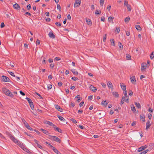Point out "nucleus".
Segmentation results:
<instances>
[{
    "label": "nucleus",
    "instance_id": "2",
    "mask_svg": "<svg viewBox=\"0 0 154 154\" xmlns=\"http://www.w3.org/2000/svg\"><path fill=\"white\" fill-rule=\"evenodd\" d=\"M50 148H51L54 152L57 154H61V153L54 146L51 145H50Z\"/></svg>",
    "mask_w": 154,
    "mask_h": 154
},
{
    "label": "nucleus",
    "instance_id": "19",
    "mask_svg": "<svg viewBox=\"0 0 154 154\" xmlns=\"http://www.w3.org/2000/svg\"><path fill=\"white\" fill-rule=\"evenodd\" d=\"M75 70V69H72L71 70V71L74 75H77L79 74L78 72Z\"/></svg>",
    "mask_w": 154,
    "mask_h": 154
},
{
    "label": "nucleus",
    "instance_id": "45",
    "mask_svg": "<svg viewBox=\"0 0 154 154\" xmlns=\"http://www.w3.org/2000/svg\"><path fill=\"white\" fill-rule=\"evenodd\" d=\"M120 29V28L119 27H117L116 28V31L118 33H119Z\"/></svg>",
    "mask_w": 154,
    "mask_h": 154
},
{
    "label": "nucleus",
    "instance_id": "4",
    "mask_svg": "<svg viewBox=\"0 0 154 154\" xmlns=\"http://www.w3.org/2000/svg\"><path fill=\"white\" fill-rule=\"evenodd\" d=\"M148 66L147 64L146 63H142L141 64V70L142 71L145 69Z\"/></svg>",
    "mask_w": 154,
    "mask_h": 154
},
{
    "label": "nucleus",
    "instance_id": "17",
    "mask_svg": "<svg viewBox=\"0 0 154 154\" xmlns=\"http://www.w3.org/2000/svg\"><path fill=\"white\" fill-rule=\"evenodd\" d=\"M151 125V124L150 123V121L149 120L146 123V130H147L149 128Z\"/></svg>",
    "mask_w": 154,
    "mask_h": 154
},
{
    "label": "nucleus",
    "instance_id": "12",
    "mask_svg": "<svg viewBox=\"0 0 154 154\" xmlns=\"http://www.w3.org/2000/svg\"><path fill=\"white\" fill-rule=\"evenodd\" d=\"M55 107L56 109H57V110L60 112H62L63 111L62 109L60 107V106L57 105H55Z\"/></svg>",
    "mask_w": 154,
    "mask_h": 154
},
{
    "label": "nucleus",
    "instance_id": "3",
    "mask_svg": "<svg viewBox=\"0 0 154 154\" xmlns=\"http://www.w3.org/2000/svg\"><path fill=\"white\" fill-rule=\"evenodd\" d=\"M10 138L15 143H18L20 141H18L17 139H16V138L14 137L11 134H10L9 136Z\"/></svg>",
    "mask_w": 154,
    "mask_h": 154
},
{
    "label": "nucleus",
    "instance_id": "41",
    "mask_svg": "<svg viewBox=\"0 0 154 154\" xmlns=\"http://www.w3.org/2000/svg\"><path fill=\"white\" fill-rule=\"evenodd\" d=\"M43 132L44 133L47 135H48L49 134V132L48 131L45 129L43 131Z\"/></svg>",
    "mask_w": 154,
    "mask_h": 154
},
{
    "label": "nucleus",
    "instance_id": "49",
    "mask_svg": "<svg viewBox=\"0 0 154 154\" xmlns=\"http://www.w3.org/2000/svg\"><path fill=\"white\" fill-rule=\"evenodd\" d=\"M8 73L11 75L15 77V75L13 72H11L8 71Z\"/></svg>",
    "mask_w": 154,
    "mask_h": 154
},
{
    "label": "nucleus",
    "instance_id": "40",
    "mask_svg": "<svg viewBox=\"0 0 154 154\" xmlns=\"http://www.w3.org/2000/svg\"><path fill=\"white\" fill-rule=\"evenodd\" d=\"M104 0H100V4L101 6L103 5L104 4Z\"/></svg>",
    "mask_w": 154,
    "mask_h": 154
},
{
    "label": "nucleus",
    "instance_id": "26",
    "mask_svg": "<svg viewBox=\"0 0 154 154\" xmlns=\"http://www.w3.org/2000/svg\"><path fill=\"white\" fill-rule=\"evenodd\" d=\"M141 119H142V121L144 122L145 121V116L144 115L142 114L140 116Z\"/></svg>",
    "mask_w": 154,
    "mask_h": 154
},
{
    "label": "nucleus",
    "instance_id": "21",
    "mask_svg": "<svg viewBox=\"0 0 154 154\" xmlns=\"http://www.w3.org/2000/svg\"><path fill=\"white\" fill-rule=\"evenodd\" d=\"M108 102H107L106 100L103 101L101 103V104L102 105H104L105 106H107V105Z\"/></svg>",
    "mask_w": 154,
    "mask_h": 154
},
{
    "label": "nucleus",
    "instance_id": "35",
    "mask_svg": "<svg viewBox=\"0 0 154 154\" xmlns=\"http://www.w3.org/2000/svg\"><path fill=\"white\" fill-rule=\"evenodd\" d=\"M101 13V11L99 10H97L95 12V14H100Z\"/></svg>",
    "mask_w": 154,
    "mask_h": 154
},
{
    "label": "nucleus",
    "instance_id": "50",
    "mask_svg": "<svg viewBox=\"0 0 154 154\" xmlns=\"http://www.w3.org/2000/svg\"><path fill=\"white\" fill-rule=\"evenodd\" d=\"M78 127L80 128L81 129H83L85 128L82 125H78Z\"/></svg>",
    "mask_w": 154,
    "mask_h": 154
},
{
    "label": "nucleus",
    "instance_id": "34",
    "mask_svg": "<svg viewBox=\"0 0 154 154\" xmlns=\"http://www.w3.org/2000/svg\"><path fill=\"white\" fill-rule=\"evenodd\" d=\"M130 20V18L129 17H126L125 19V22H128Z\"/></svg>",
    "mask_w": 154,
    "mask_h": 154
},
{
    "label": "nucleus",
    "instance_id": "33",
    "mask_svg": "<svg viewBox=\"0 0 154 154\" xmlns=\"http://www.w3.org/2000/svg\"><path fill=\"white\" fill-rule=\"evenodd\" d=\"M29 104L30 105V106L31 109L32 110H34V106L33 105V103L32 102L31 103H30V104Z\"/></svg>",
    "mask_w": 154,
    "mask_h": 154
},
{
    "label": "nucleus",
    "instance_id": "55",
    "mask_svg": "<svg viewBox=\"0 0 154 154\" xmlns=\"http://www.w3.org/2000/svg\"><path fill=\"white\" fill-rule=\"evenodd\" d=\"M35 93L36 94L38 95L39 97L41 98H43V97L40 94H39L37 92H35Z\"/></svg>",
    "mask_w": 154,
    "mask_h": 154
},
{
    "label": "nucleus",
    "instance_id": "18",
    "mask_svg": "<svg viewBox=\"0 0 154 154\" xmlns=\"http://www.w3.org/2000/svg\"><path fill=\"white\" fill-rule=\"evenodd\" d=\"M121 86L122 90L124 91H125L126 90V85L123 83L121 84Z\"/></svg>",
    "mask_w": 154,
    "mask_h": 154
},
{
    "label": "nucleus",
    "instance_id": "29",
    "mask_svg": "<svg viewBox=\"0 0 154 154\" xmlns=\"http://www.w3.org/2000/svg\"><path fill=\"white\" fill-rule=\"evenodd\" d=\"M131 110L133 112H136V109L134 105H133L132 106H131Z\"/></svg>",
    "mask_w": 154,
    "mask_h": 154
},
{
    "label": "nucleus",
    "instance_id": "5",
    "mask_svg": "<svg viewBox=\"0 0 154 154\" xmlns=\"http://www.w3.org/2000/svg\"><path fill=\"white\" fill-rule=\"evenodd\" d=\"M81 2V0H75L74 4V7H78L80 5Z\"/></svg>",
    "mask_w": 154,
    "mask_h": 154
},
{
    "label": "nucleus",
    "instance_id": "27",
    "mask_svg": "<svg viewBox=\"0 0 154 154\" xmlns=\"http://www.w3.org/2000/svg\"><path fill=\"white\" fill-rule=\"evenodd\" d=\"M47 62V59L45 57H44L43 58L42 63L43 64H45Z\"/></svg>",
    "mask_w": 154,
    "mask_h": 154
},
{
    "label": "nucleus",
    "instance_id": "53",
    "mask_svg": "<svg viewBox=\"0 0 154 154\" xmlns=\"http://www.w3.org/2000/svg\"><path fill=\"white\" fill-rule=\"evenodd\" d=\"M71 120L72 122L74 123L75 124L77 123V122L74 119L72 118L71 119Z\"/></svg>",
    "mask_w": 154,
    "mask_h": 154
},
{
    "label": "nucleus",
    "instance_id": "52",
    "mask_svg": "<svg viewBox=\"0 0 154 154\" xmlns=\"http://www.w3.org/2000/svg\"><path fill=\"white\" fill-rule=\"evenodd\" d=\"M106 34H105L104 35V37H103V41L104 42H106Z\"/></svg>",
    "mask_w": 154,
    "mask_h": 154
},
{
    "label": "nucleus",
    "instance_id": "1",
    "mask_svg": "<svg viewBox=\"0 0 154 154\" xmlns=\"http://www.w3.org/2000/svg\"><path fill=\"white\" fill-rule=\"evenodd\" d=\"M49 139L52 140L57 142L59 143H60L61 141L58 137L57 136L49 135Z\"/></svg>",
    "mask_w": 154,
    "mask_h": 154
},
{
    "label": "nucleus",
    "instance_id": "14",
    "mask_svg": "<svg viewBox=\"0 0 154 154\" xmlns=\"http://www.w3.org/2000/svg\"><path fill=\"white\" fill-rule=\"evenodd\" d=\"M48 35L50 38H54L55 37V35L53 34L52 32H50L48 33Z\"/></svg>",
    "mask_w": 154,
    "mask_h": 154
},
{
    "label": "nucleus",
    "instance_id": "57",
    "mask_svg": "<svg viewBox=\"0 0 154 154\" xmlns=\"http://www.w3.org/2000/svg\"><path fill=\"white\" fill-rule=\"evenodd\" d=\"M60 60V58L59 57H56L54 59V60L58 61Z\"/></svg>",
    "mask_w": 154,
    "mask_h": 154
},
{
    "label": "nucleus",
    "instance_id": "31",
    "mask_svg": "<svg viewBox=\"0 0 154 154\" xmlns=\"http://www.w3.org/2000/svg\"><path fill=\"white\" fill-rule=\"evenodd\" d=\"M126 58H127V59L128 60H131V56L129 54H126Z\"/></svg>",
    "mask_w": 154,
    "mask_h": 154
},
{
    "label": "nucleus",
    "instance_id": "54",
    "mask_svg": "<svg viewBox=\"0 0 154 154\" xmlns=\"http://www.w3.org/2000/svg\"><path fill=\"white\" fill-rule=\"evenodd\" d=\"M27 8L28 10H29L31 8V5L30 4H29L27 6Z\"/></svg>",
    "mask_w": 154,
    "mask_h": 154
},
{
    "label": "nucleus",
    "instance_id": "63",
    "mask_svg": "<svg viewBox=\"0 0 154 154\" xmlns=\"http://www.w3.org/2000/svg\"><path fill=\"white\" fill-rule=\"evenodd\" d=\"M124 91L125 92H124V94L125 96L126 97H128V96L127 95V92L126 90H125V91Z\"/></svg>",
    "mask_w": 154,
    "mask_h": 154
},
{
    "label": "nucleus",
    "instance_id": "56",
    "mask_svg": "<svg viewBox=\"0 0 154 154\" xmlns=\"http://www.w3.org/2000/svg\"><path fill=\"white\" fill-rule=\"evenodd\" d=\"M71 79L74 81H76L78 80V78L76 77H72L71 78Z\"/></svg>",
    "mask_w": 154,
    "mask_h": 154
},
{
    "label": "nucleus",
    "instance_id": "20",
    "mask_svg": "<svg viewBox=\"0 0 154 154\" xmlns=\"http://www.w3.org/2000/svg\"><path fill=\"white\" fill-rule=\"evenodd\" d=\"M17 144L18 145L20 146L22 149L25 147V146L22 144L20 141H19Z\"/></svg>",
    "mask_w": 154,
    "mask_h": 154
},
{
    "label": "nucleus",
    "instance_id": "59",
    "mask_svg": "<svg viewBox=\"0 0 154 154\" xmlns=\"http://www.w3.org/2000/svg\"><path fill=\"white\" fill-rule=\"evenodd\" d=\"M40 43V41L38 39H37L36 45H39Z\"/></svg>",
    "mask_w": 154,
    "mask_h": 154
},
{
    "label": "nucleus",
    "instance_id": "43",
    "mask_svg": "<svg viewBox=\"0 0 154 154\" xmlns=\"http://www.w3.org/2000/svg\"><path fill=\"white\" fill-rule=\"evenodd\" d=\"M22 121L23 122V123L24 124V125L25 126H26L27 124H28L25 120H24V119H22Z\"/></svg>",
    "mask_w": 154,
    "mask_h": 154
},
{
    "label": "nucleus",
    "instance_id": "13",
    "mask_svg": "<svg viewBox=\"0 0 154 154\" xmlns=\"http://www.w3.org/2000/svg\"><path fill=\"white\" fill-rule=\"evenodd\" d=\"M14 8L17 10H20V5L17 3H15L13 5Z\"/></svg>",
    "mask_w": 154,
    "mask_h": 154
},
{
    "label": "nucleus",
    "instance_id": "48",
    "mask_svg": "<svg viewBox=\"0 0 154 154\" xmlns=\"http://www.w3.org/2000/svg\"><path fill=\"white\" fill-rule=\"evenodd\" d=\"M57 8L60 11H61V8L60 6V5L58 4L57 5Z\"/></svg>",
    "mask_w": 154,
    "mask_h": 154
},
{
    "label": "nucleus",
    "instance_id": "51",
    "mask_svg": "<svg viewBox=\"0 0 154 154\" xmlns=\"http://www.w3.org/2000/svg\"><path fill=\"white\" fill-rule=\"evenodd\" d=\"M129 5L128 4V1L126 0H125L124 2V5L126 6L128 5Z\"/></svg>",
    "mask_w": 154,
    "mask_h": 154
},
{
    "label": "nucleus",
    "instance_id": "28",
    "mask_svg": "<svg viewBox=\"0 0 154 154\" xmlns=\"http://www.w3.org/2000/svg\"><path fill=\"white\" fill-rule=\"evenodd\" d=\"M135 105L136 107L138 109L140 108L141 107L139 103L135 102Z\"/></svg>",
    "mask_w": 154,
    "mask_h": 154
},
{
    "label": "nucleus",
    "instance_id": "47",
    "mask_svg": "<svg viewBox=\"0 0 154 154\" xmlns=\"http://www.w3.org/2000/svg\"><path fill=\"white\" fill-rule=\"evenodd\" d=\"M119 46L120 48H123V45L120 42H119Z\"/></svg>",
    "mask_w": 154,
    "mask_h": 154
},
{
    "label": "nucleus",
    "instance_id": "9",
    "mask_svg": "<svg viewBox=\"0 0 154 154\" xmlns=\"http://www.w3.org/2000/svg\"><path fill=\"white\" fill-rule=\"evenodd\" d=\"M54 130L55 131H57L60 133H63L62 130L59 128L55 126L54 127Z\"/></svg>",
    "mask_w": 154,
    "mask_h": 154
},
{
    "label": "nucleus",
    "instance_id": "39",
    "mask_svg": "<svg viewBox=\"0 0 154 154\" xmlns=\"http://www.w3.org/2000/svg\"><path fill=\"white\" fill-rule=\"evenodd\" d=\"M150 57L151 59H153L154 57V54L153 52H152L150 55Z\"/></svg>",
    "mask_w": 154,
    "mask_h": 154
},
{
    "label": "nucleus",
    "instance_id": "61",
    "mask_svg": "<svg viewBox=\"0 0 154 154\" xmlns=\"http://www.w3.org/2000/svg\"><path fill=\"white\" fill-rule=\"evenodd\" d=\"M62 82H58V85L59 87H61L62 86Z\"/></svg>",
    "mask_w": 154,
    "mask_h": 154
},
{
    "label": "nucleus",
    "instance_id": "23",
    "mask_svg": "<svg viewBox=\"0 0 154 154\" xmlns=\"http://www.w3.org/2000/svg\"><path fill=\"white\" fill-rule=\"evenodd\" d=\"M135 28L136 29L138 30L141 31L142 30V28L139 25H136Z\"/></svg>",
    "mask_w": 154,
    "mask_h": 154
},
{
    "label": "nucleus",
    "instance_id": "62",
    "mask_svg": "<svg viewBox=\"0 0 154 154\" xmlns=\"http://www.w3.org/2000/svg\"><path fill=\"white\" fill-rule=\"evenodd\" d=\"M5 26V25L4 23H1V25H0V27L1 28H3Z\"/></svg>",
    "mask_w": 154,
    "mask_h": 154
},
{
    "label": "nucleus",
    "instance_id": "60",
    "mask_svg": "<svg viewBox=\"0 0 154 154\" xmlns=\"http://www.w3.org/2000/svg\"><path fill=\"white\" fill-rule=\"evenodd\" d=\"M127 99H125V102L127 103H129V97H127Z\"/></svg>",
    "mask_w": 154,
    "mask_h": 154
},
{
    "label": "nucleus",
    "instance_id": "36",
    "mask_svg": "<svg viewBox=\"0 0 154 154\" xmlns=\"http://www.w3.org/2000/svg\"><path fill=\"white\" fill-rule=\"evenodd\" d=\"M26 99L27 100L29 104H30V103H31L32 102V100L28 97H26Z\"/></svg>",
    "mask_w": 154,
    "mask_h": 154
},
{
    "label": "nucleus",
    "instance_id": "37",
    "mask_svg": "<svg viewBox=\"0 0 154 154\" xmlns=\"http://www.w3.org/2000/svg\"><path fill=\"white\" fill-rule=\"evenodd\" d=\"M111 43L112 45L115 46V40L114 39H112V40H111Z\"/></svg>",
    "mask_w": 154,
    "mask_h": 154
},
{
    "label": "nucleus",
    "instance_id": "32",
    "mask_svg": "<svg viewBox=\"0 0 154 154\" xmlns=\"http://www.w3.org/2000/svg\"><path fill=\"white\" fill-rule=\"evenodd\" d=\"M8 96L10 97H14V95L12 94V92L10 91V92L8 93Z\"/></svg>",
    "mask_w": 154,
    "mask_h": 154
},
{
    "label": "nucleus",
    "instance_id": "11",
    "mask_svg": "<svg viewBox=\"0 0 154 154\" xmlns=\"http://www.w3.org/2000/svg\"><path fill=\"white\" fill-rule=\"evenodd\" d=\"M130 79L131 80V82L133 84H136V81L134 76L130 77Z\"/></svg>",
    "mask_w": 154,
    "mask_h": 154
},
{
    "label": "nucleus",
    "instance_id": "10",
    "mask_svg": "<svg viewBox=\"0 0 154 154\" xmlns=\"http://www.w3.org/2000/svg\"><path fill=\"white\" fill-rule=\"evenodd\" d=\"M89 88L90 90L94 92H95L97 90L96 88L94 87L92 85L90 86Z\"/></svg>",
    "mask_w": 154,
    "mask_h": 154
},
{
    "label": "nucleus",
    "instance_id": "44",
    "mask_svg": "<svg viewBox=\"0 0 154 154\" xmlns=\"http://www.w3.org/2000/svg\"><path fill=\"white\" fill-rule=\"evenodd\" d=\"M128 94L130 96H132L133 94L132 91L131 90H129V91Z\"/></svg>",
    "mask_w": 154,
    "mask_h": 154
},
{
    "label": "nucleus",
    "instance_id": "30",
    "mask_svg": "<svg viewBox=\"0 0 154 154\" xmlns=\"http://www.w3.org/2000/svg\"><path fill=\"white\" fill-rule=\"evenodd\" d=\"M144 148L143 147V146H142L141 147H139L137 150V151L138 152H140L144 150Z\"/></svg>",
    "mask_w": 154,
    "mask_h": 154
},
{
    "label": "nucleus",
    "instance_id": "22",
    "mask_svg": "<svg viewBox=\"0 0 154 154\" xmlns=\"http://www.w3.org/2000/svg\"><path fill=\"white\" fill-rule=\"evenodd\" d=\"M57 116L58 118L61 121H63V122H64V121H65V119L62 116H59V115H58Z\"/></svg>",
    "mask_w": 154,
    "mask_h": 154
},
{
    "label": "nucleus",
    "instance_id": "42",
    "mask_svg": "<svg viewBox=\"0 0 154 154\" xmlns=\"http://www.w3.org/2000/svg\"><path fill=\"white\" fill-rule=\"evenodd\" d=\"M23 149L28 153H30V152L29 151V150L26 149L25 147L24 149Z\"/></svg>",
    "mask_w": 154,
    "mask_h": 154
},
{
    "label": "nucleus",
    "instance_id": "15",
    "mask_svg": "<svg viewBox=\"0 0 154 154\" xmlns=\"http://www.w3.org/2000/svg\"><path fill=\"white\" fill-rule=\"evenodd\" d=\"M86 23L88 25L90 26L92 25V23L91 20L89 19L88 18H86Z\"/></svg>",
    "mask_w": 154,
    "mask_h": 154
},
{
    "label": "nucleus",
    "instance_id": "16",
    "mask_svg": "<svg viewBox=\"0 0 154 154\" xmlns=\"http://www.w3.org/2000/svg\"><path fill=\"white\" fill-rule=\"evenodd\" d=\"M45 124H46L52 126L53 127H54L55 125L54 124H53L52 122H51L49 121H46L45 122Z\"/></svg>",
    "mask_w": 154,
    "mask_h": 154
},
{
    "label": "nucleus",
    "instance_id": "64",
    "mask_svg": "<svg viewBox=\"0 0 154 154\" xmlns=\"http://www.w3.org/2000/svg\"><path fill=\"white\" fill-rule=\"evenodd\" d=\"M148 117L149 119L150 120L152 116V115L151 113L148 114Z\"/></svg>",
    "mask_w": 154,
    "mask_h": 154
},
{
    "label": "nucleus",
    "instance_id": "46",
    "mask_svg": "<svg viewBox=\"0 0 154 154\" xmlns=\"http://www.w3.org/2000/svg\"><path fill=\"white\" fill-rule=\"evenodd\" d=\"M127 7L128 10L129 11H131V5H128L127 6Z\"/></svg>",
    "mask_w": 154,
    "mask_h": 154
},
{
    "label": "nucleus",
    "instance_id": "24",
    "mask_svg": "<svg viewBox=\"0 0 154 154\" xmlns=\"http://www.w3.org/2000/svg\"><path fill=\"white\" fill-rule=\"evenodd\" d=\"M112 93L113 95L116 97H119V95L118 92H113Z\"/></svg>",
    "mask_w": 154,
    "mask_h": 154
},
{
    "label": "nucleus",
    "instance_id": "7",
    "mask_svg": "<svg viewBox=\"0 0 154 154\" xmlns=\"http://www.w3.org/2000/svg\"><path fill=\"white\" fill-rule=\"evenodd\" d=\"M2 90L3 92L7 95H8V93L10 92V91L8 89H7L5 88H2Z\"/></svg>",
    "mask_w": 154,
    "mask_h": 154
},
{
    "label": "nucleus",
    "instance_id": "25",
    "mask_svg": "<svg viewBox=\"0 0 154 154\" xmlns=\"http://www.w3.org/2000/svg\"><path fill=\"white\" fill-rule=\"evenodd\" d=\"M26 128L28 129L31 131H33V129L28 124H27L26 126H25Z\"/></svg>",
    "mask_w": 154,
    "mask_h": 154
},
{
    "label": "nucleus",
    "instance_id": "8",
    "mask_svg": "<svg viewBox=\"0 0 154 154\" xmlns=\"http://www.w3.org/2000/svg\"><path fill=\"white\" fill-rule=\"evenodd\" d=\"M107 85L109 88H110L112 90H113V87L111 82L110 81L107 82Z\"/></svg>",
    "mask_w": 154,
    "mask_h": 154
},
{
    "label": "nucleus",
    "instance_id": "6",
    "mask_svg": "<svg viewBox=\"0 0 154 154\" xmlns=\"http://www.w3.org/2000/svg\"><path fill=\"white\" fill-rule=\"evenodd\" d=\"M2 78H3V81L5 82H11L10 80V79L7 77L5 76V75H3L2 76Z\"/></svg>",
    "mask_w": 154,
    "mask_h": 154
},
{
    "label": "nucleus",
    "instance_id": "58",
    "mask_svg": "<svg viewBox=\"0 0 154 154\" xmlns=\"http://www.w3.org/2000/svg\"><path fill=\"white\" fill-rule=\"evenodd\" d=\"M55 24L57 26H60L61 25V24L58 22H56L55 23Z\"/></svg>",
    "mask_w": 154,
    "mask_h": 154
},
{
    "label": "nucleus",
    "instance_id": "38",
    "mask_svg": "<svg viewBox=\"0 0 154 154\" xmlns=\"http://www.w3.org/2000/svg\"><path fill=\"white\" fill-rule=\"evenodd\" d=\"M114 19V17H109L108 19V22H110L111 21H112Z\"/></svg>",
    "mask_w": 154,
    "mask_h": 154
}]
</instances>
